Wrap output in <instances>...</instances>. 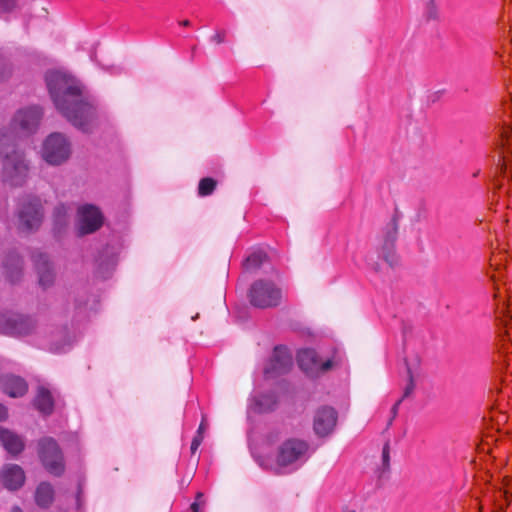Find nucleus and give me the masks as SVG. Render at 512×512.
Instances as JSON below:
<instances>
[{"label": "nucleus", "instance_id": "obj_1", "mask_svg": "<svg viewBox=\"0 0 512 512\" xmlns=\"http://www.w3.org/2000/svg\"><path fill=\"white\" fill-rule=\"evenodd\" d=\"M45 80L59 113L75 128L88 132L93 117V105L83 83L73 75L58 70L48 71Z\"/></svg>", "mask_w": 512, "mask_h": 512}, {"label": "nucleus", "instance_id": "obj_2", "mask_svg": "<svg viewBox=\"0 0 512 512\" xmlns=\"http://www.w3.org/2000/svg\"><path fill=\"white\" fill-rule=\"evenodd\" d=\"M44 116L40 105L19 108L12 116L7 127L0 128V151L4 146L17 144L19 140L29 138L37 133Z\"/></svg>", "mask_w": 512, "mask_h": 512}, {"label": "nucleus", "instance_id": "obj_3", "mask_svg": "<svg viewBox=\"0 0 512 512\" xmlns=\"http://www.w3.org/2000/svg\"><path fill=\"white\" fill-rule=\"evenodd\" d=\"M4 146L0 151L2 181L13 187H22L29 178L30 160L17 144Z\"/></svg>", "mask_w": 512, "mask_h": 512}, {"label": "nucleus", "instance_id": "obj_4", "mask_svg": "<svg viewBox=\"0 0 512 512\" xmlns=\"http://www.w3.org/2000/svg\"><path fill=\"white\" fill-rule=\"evenodd\" d=\"M17 218L20 231H37L44 219V207L40 197L32 194L22 196L18 203Z\"/></svg>", "mask_w": 512, "mask_h": 512}, {"label": "nucleus", "instance_id": "obj_5", "mask_svg": "<svg viewBox=\"0 0 512 512\" xmlns=\"http://www.w3.org/2000/svg\"><path fill=\"white\" fill-rule=\"evenodd\" d=\"M70 154L71 144L62 133L53 132L42 143L41 157L49 165H61L69 159Z\"/></svg>", "mask_w": 512, "mask_h": 512}, {"label": "nucleus", "instance_id": "obj_6", "mask_svg": "<svg viewBox=\"0 0 512 512\" xmlns=\"http://www.w3.org/2000/svg\"><path fill=\"white\" fill-rule=\"evenodd\" d=\"M281 290L271 281L257 280L249 290L250 303L257 308H271L281 302Z\"/></svg>", "mask_w": 512, "mask_h": 512}, {"label": "nucleus", "instance_id": "obj_7", "mask_svg": "<svg viewBox=\"0 0 512 512\" xmlns=\"http://www.w3.org/2000/svg\"><path fill=\"white\" fill-rule=\"evenodd\" d=\"M39 458L45 469L54 476H60L65 470L64 457L57 442L50 437L38 442Z\"/></svg>", "mask_w": 512, "mask_h": 512}, {"label": "nucleus", "instance_id": "obj_8", "mask_svg": "<svg viewBox=\"0 0 512 512\" xmlns=\"http://www.w3.org/2000/svg\"><path fill=\"white\" fill-rule=\"evenodd\" d=\"M35 326V320L30 316L15 312L0 313V334L10 337L27 336L34 331Z\"/></svg>", "mask_w": 512, "mask_h": 512}, {"label": "nucleus", "instance_id": "obj_9", "mask_svg": "<svg viewBox=\"0 0 512 512\" xmlns=\"http://www.w3.org/2000/svg\"><path fill=\"white\" fill-rule=\"evenodd\" d=\"M309 445L306 441L291 438L284 441L278 448L276 464L278 467H287L302 459L307 453Z\"/></svg>", "mask_w": 512, "mask_h": 512}, {"label": "nucleus", "instance_id": "obj_10", "mask_svg": "<svg viewBox=\"0 0 512 512\" xmlns=\"http://www.w3.org/2000/svg\"><path fill=\"white\" fill-rule=\"evenodd\" d=\"M293 365V359L287 349L276 347L273 355L264 368V376L274 379L288 373Z\"/></svg>", "mask_w": 512, "mask_h": 512}, {"label": "nucleus", "instance_id": "obj_11", "mask_svg": "<svg viewBox=\"0 0 512 512\" xmlns=\"http://www.w3.org/2000/svg\"><path fill=\"white\" fill-rule=\"evenodd\" d=\"M298 365L308 376L315 377L320 373L326 372L333 366L330 359L320 361L318 355L313 349H303L297 355Z\"/></svg>", "mask_w": 512, "mask_h": 512}, {"label": "nucleus", "instance_id": "obj_12", "mask_svg": "<svg viewBox=\"0 0 512 512\" xmlns=\"http://www.w3.org/2000/svg\"><path fill=\"white\" fill-rule=\"evenodd\" d=\"M75 229L79 237L96 231V205L84 204L78 207Z\"/></svg>", "mask_w": 512, "mask_h": 512}, {"label": "nucleus", "instance_id": "obj_13", "mask_svg": "<svg viewBox=\"0 0 512 512\" xmlns=\"http://www.w3.org/2000/svg\"><path fill=\"white\" fill-rule=\"evenodd\" d=\"M72 208L64 203L58 204L52 214V234L57 240H61L68 232Z\"/></svg>", "mask_w": 512, "mask_h": 512}, {"label": "nucleus", "instance_id": "obj_14", "mask_svg": "<svg viewBox=\"0 0 512 512\" xmlns=\"http://www.w3.org/2000/svg\"><path fill=\"white\" fill-rule=\"evenodd\" d=\"M32 260L39 277V285L43 288L50 287L55 278L53 267L48 255L42 252H34Z\"/></svg>", "mask_w": 512, "mask_h": 512}, {"label": "nucleus", "instance_id": "obj_15", "mask_svg": "<svg viewBox=\"0 0 512 512\" xmlns=\"http://www.w3.org/2000/svg\"><path fill=\"white\" fill-rule=\"evenodd\" d=\"M118 244L107 246L98 256V278H109L114 272L118 262Z\"/></svg>", "mask_w": 512, "mask_h": 512}, {"label": "nucleus", "instance_id": "obj_16", "mask_svg": "<svg viewBox=\"0 0 512 512\" xmlns=\"http://www.w3.org/2000/svg\"><path fill=\"white\" fill-rule=\"evenodd\" d=\"M337 412L332 407H323L316 412L314 417V430L319 436H326L336 426Z\"/></svg>", "mask_w": 512, "mask_h": 512}, {"label": "nucleus", "instance_id": "obj_17", "mask_svg": "<svg viewBox=\"0 0 512 512\" xmlns=\"http://www.w3.org/2000/svg\"><path fill=\"white\" fill-rule=\"evenodd\" d=\"M0 480L8 490H18L25 482L24 470L17 464H5L0 471Z\"/></svg>", "mask_w": 512, "mask_h": 512}, {"label": "nucleus", "instance_id": "obj_18", "mask_svg": "<svg viewBox=\"0 0 512 512\" xmlns=\"http://www.w3.org/2000/svg\"><path fill=\"white\" fill-rule=\"evenodd\" d=\"M396 239L397 224L395 221H392L386 228L384 243L381 248L383 259L389 264L390 267H393L398 263V257L394 249Z\"/></svg>", "mask_w": 512, "mask_h": 512}, {"label": "nucleus", "instance_id": "obj_19", "mask_svg": "<svg viewBox=\"0 0 512 512\" xmlns=\"http://www.w3.org/2000/svg\"><path fill=\"white\" fill-rule=\"evenodd\" d=\"M0 445L12 456L19 455L25 448L22 436L3 427H0Z\"/></svg>", "mask_w": 512, "mask_h": 512}, {"label": "nucleus", "instance_id": "obj_20", "mask_svg": "<svg viewBox=\"0 0 512 512\" xmlns=\"http://www.w3.org/2000/svg\"><path fill=\"white\" fill-rule=\"evenodd\" d=\"M0 386L5 394L13 398L23 396L28 390L25 379L13 374L3 375L0 379Z\"/></svg>", "mask_w": 512, "mask_h": 512}, {"label": "nucleus", "instance_id": "obj_21", "mask_svg": "<svg viewBox=\"0 0 512 512\" xmlns=\"http://www.w3.org/2000/svg\"><path fill=\"white\" fill-rule=\"evenodd\" d=\"M23 261L15 251L9 252L3 262V273L6 279L14 284L22 277Z\"/></svg>", "mask_w": 512, "mask_h": 512}, {"label": "nucleus", "instance_id": "obj_22", "mask_svg": "<svg viewBox=\"0 0 512 512\" xmlns=\"http://www.w3.org/2000/svg\"><path fill=\"white\" fill-rule=\"evenodd\" d=\"M72 338L66 328L59 329L49 341L48 350L55 354L68 352L72 347Z\"/></svg>", "mask_w": 512, "mask_h": 512}, {"label": "nucleus", "instance_id": "obj_23", "mask_svg": "<svg viewBox=\"0 0 512 512\" xmlns=\"http://www.w3.org/2000/svg\"><path fill=\"white\" fill-rule=\"evenodd\" d=\"M35 408L43 415H50L54 409V400L51 392L40 386L37 390V394L34 398Z\"/></svg>", "mask_w": 512, "mask_h": 512}, {"label": "nucleus", "instance_id": "obj_24", "mask_svg": "<svg viewBox=\"0 0 512 512\" xmlns=\"http://www.w3.org/2000/svg\"><path fill=\"white\" fill-rule=\"evenodd\" d=\"M54 489L51 484L42 482L38 485L35 492V501L38 506L47 508L53 502Z\"/></svg>", "mask_w": 512, "mask_h": 512}, {"label": "nucleus", "instance_id": "obj_25", "mask_svg": "<svg viewBox=\"0 0 512 512\" xmlns=\"http://www.w3.org/2000/svg\"><path fill=\"white\" fill-rule=\"evenodd\" d=\"M277 398L274 394H263L255 398L254 411L257 413H268L277 406Z\"/></svg>", "mask_w": 512, "mask_h": 512}, {"label": "nucleus", "instance_id": "obj_26", "mask_svg": "<svg viewBox=\"0 0 512 512\" xmlns=\"http://www.w3.org/2000/svg\"><path fill=\"white\" fill-rule=\"evenodd\" d=\"M267 260L268 256L264 251H256L246 258L244 267L247 271L253 272L258 270Z\"/></svg>", "mask_w": 512, "mask_h": 512}, {"label": "nucleus", "instance_id": "obj_27", "mask_svg": "<svg viewBox=\"0 0 512 512\" xmlns=\"http://www.w3.org/2000/svg\"><path fill=\"white\" fill-rule=\"evenodd\" d=\"M217 186L215 179L211 177L202 178L198 185V194L202 197L211 195Z\"/></svg>", "mask_w": 512, "mask_h": 512}, {"label": "nucleus", "instance_id": "obj_28", "mask_svg": "<svg viewBox=\"0 0 512 512\" xmlns=\"http://www.w3.org/2000/svg\"><path fill=\"white\" fill-rule=\"evenodd\" d=\"M382 465L381 474L388 473L390 471V444L386 442L382 448Z\"/></svg>", "mask_w": 512, "mask_h": 512}, {"label": "nucleus", "instance_id": "obj_29", "mask_svg": "<svg viewBox=\"0 0 512 512\" xmlns=\"http://www.w3.org/2000/svg\"><path fill=\"white\" fill-rule=\"evenodd\" d=\"M407 375H408V383L404 389L403 396L401 397L402 400L404 398L410 396L415 388L414 377H413L411 369L408 366H407Z\"/></svg>", "mask_w": 512, "mask_h": 512}, {"label": "nucleus", "instance_id": "obj_30", "mask_svg": "<svg viewBox=\"0 0 512 512\" xmlns=\"http://www.w3.org/2000/svg\"><path fill=\"white\" fill-rule=\"evenodd\" d=\"M11 74V68L6 59L0 54V81H4Z\"/></svg>", "mask_w": 512, "mask_h": 512}, {"label": "nucleus", "instance_id": "obj_31", "mask_svg": "<svg viewBox=\"0 0 512 512\" xmlns=\"http://www.w3.org/2000/svg\"><path fill=\"white\" fill-rule=\"evenodd\" d=\"M16 6V0H0V11L10 12Z\"/></svg>", "mask_w": 512, "mask_h": 512}, {"label": "nucleus", "instance_id": "obj_32", "mask_svg": "<svg viewBox=\"0 0 512 512\" xmlns=\"http://www.w3.org/2000/svg\"><path fill=\"white\" fill-rule=\"evenodd\" d=\"M203 440V435H196L191 443V451L194 453L198 447L200 446L201 442Z\"/></svg>", "mask_w": 512, "mask_h": 512}, {"label": "nucleus", "instance_id": "obj_33", "mask_svg": "<svg viewBox=\"0 0 512 512\" xmlns=\"http://www.w3.org/2000/svg\"><path fill=\"white\" fill-rule=\"evenodd\" d=\"M8 416L7 408L0 403V421L5 420Z\"/></svg>", "mask_w": 512, "mask_h": 512}, {"label": "nucleus", "instance_id": "obj_34", "mask_svg": "<svg viewBox=\"0 0 512 512\" xmlns=\"http://www.w3.org/2000/svg\"><path fill=\"white\" fill-rule=\"evenodd\" d=\"M402 402V399L400 398L392 407L391 409V412L393 414V417L396 416L397 412H398V409H399V406H400V403Z\"/></svg>", "mask_w": 512, "mask_h": 512}, {"label": "nucleus", "instance_id": "obj_35", "mask_svg": "<svg viewBox=\"0 0 512 512\" xmlns=\"http://www.w3.org/2000/svg\"><path fill=\"white\" fill-rule=\"evenodd\" d=\"M192 512H200V502L194 501L190 506Z\"/></svg>", "mask_w": 512, "mask_h": 512}, {"label": "nucleus", "instance_id": "obj_36", "mask_svg": "<svg viewBox=\"0 0 512 512\" xmlns=\"http://www.w3.org/2000/svg\"><path fill=\"white\" fill-rule=\"evenodd\" d=\"M97 218H98V229L101 227V225L103 224V220H104V217L103 215L100 213V211L98 210V215H97Z\"/></svg>", "mask_w": 512, "mask_h": 512}, {"label": "nucleus", "instance_id": "obj_37", "mask_svg": "<svg viewBox=\"0 0 512 512\" xmlns=\"http://www.w3.org/2000/svg\"><path fill=\"white\" fill-rule=\"evenodd\" d=\"M204 428H205L204 421H202L198 427L197 435H203Z\"/></svg>", "mask_w": 512, "mask_h": 512}, {"label": "nucleus", "instance_id": "obj_38", "mask_svg": "<svg viewBox=\"0 0 512 512\" xmlns=\"http://www.w3.org/2000/svg\"><path fill=\"white\" fill-rule=\"evenodd\" d=\"M203 496H204V495H203V493H202V492H198V493L196 494V500H195V501L200 502V500L203 498Z\"/></svg>", "mask_w": 512, "mask_h": 512}, {"label": "nucleus", "instance_id": "obj_39", "mask_svg": "<svg viewBox=\"0 0 512 512\" xmlns=\"http://www.w3.org/2000/svg\"><path fill=\"white\" fill-rule=\"evenodd\" d=\"M180 25L184 26V27H188L190 25V21L189 20H183L180 22Z\"/></svg>", "mask_w": 512, "mask_h": 512}, {"label": "nucleus", "instance_id": "obj_40", "mask_svg": "<svg viewBox=\"0 0 512 512\" xmlns=\"http://www.w3.org/2000/svg\"><path fill=\"white\" fill-rule=\"evenodd\" d=\"M10 512H22L21 508L18 506H14Z\"/></svg>", "mask_w": 512, "mask_h": 512}, {"label": "nucleus", "instance_id": "obj_41", "mask_svg": "<svg viewBox=\"0 0 512 512\" xmlns=\"http://www.w3.org/2000/svg\"><path fill=\"white\" fill-rule=\"evenodd\" d=\"M215 40L218 42V43H221L222 42V37L220 35H216L215 36Z\"/></svg>", "mask_w": 512, "mask_h": 512}, {"label": "nucleus", "instance_id": "obj_42", "mask_svg": "<svg viewBox=\"0 0 512 512\" xmlns=\"http://www.w3.org/2000/svg\"><path fill=\"white\" fill-rule=\"evenodd\" d=\"M345 512H355L354 510H346Z\"/></svg>", "mask_w": 512, "mask_h": 512}]
</instances>
